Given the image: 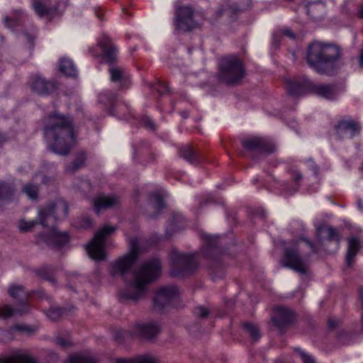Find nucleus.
Listing matches in <instances>:
<instances>
[{
	"instance_id": "1",
	"label": "nucleus",
	"mask_w": 363,
	"mask_h": 363,
	"mask_svg": "<svg viewBox=\"0 0 363 363\" xmlns=\"http://www.w3.org/2000/svg\"><path fill=\"white\" fill-rule=\"evenodd\" d=\"M161 272V262L158 259H152L143 264L135 270L130 279L125 280V286L118 294L121 301L138 303L143 299L149 290V284L159 276Z\"/></svg>"
},
{
	"instance_id": "2",
	"label": "nucleus",
	"mask_w": 363,
	"mask_h": 363,
	"mask_svg": "<svg viewBox=\"0 0 363 363\" xmlns=\"http://www.w3.org/2000/svg\"><path fill=\"white\" fill-rule=\"evenodd\" d=\"M45 138L50 148L56 154L67 155L74 143L72 121L59 113L48 118L44 129Z\"/></svg>"
},
{
	"instance_id": "3",
	"label": "nucleus",
	"mask_w": 363,
	"mask_h": 363,
	"mask_svg": "<svg viewBox=\"0 0 363 363\" xmlns=\"http://www.w3.org/2000/svg\"><path fill=\"white\" fill-rule=\"evenodd\" d=\"M340 48L334 44L313 42L307 49L308 65L320 74L333 75L341 67Z\"/></svg>"
},
{
	"instance_id": "4",
	"label": "nucleus",
	"mask_w": 363,
	"mask_h": 363,
	"mask_svg": "<svg viewBox=\"0 0 363 363\" xmlns=\"http://www.w3.org/2000/svg\"><path fill=\"white\" fill-rule=\"evenodd\" d=\"M288 94L293 96L312 94L328 100H334L339 95V88L332 84H315L306 77L286 79L284 80Z\"/></svg>"
},
{
	"instance_id": "5",
	"label": "nucleus",
	"mask_w": 363,
	"mask_h": 363,
	"mask_svg": "<svg viewBox=\"0 0 363 363\" xmlns=\"http://www.w3.org/2000/svg\"><path fill=\"white\" fill-rule=\"evenodd\" d=\"M301 242H305L311 248L312 252L317 253L318 252L319 249L314 242L306 238H301L292 246L285 248L282 265L292 269L301 274H306L307 272V258L301 254Z\"/></svg>"
},
{
	"instance_id": "6",
	"label": "nucleus",
	"mask_w": 363,
	"mask_h": 363,
	"mask_svg": "<svg viewBox=\"0 0 363 363\" xmlns=\"http://www.w3.org/2000/svg\"><path fill=\"white\" fill-rule=\"evenodd\" d=\"M204 246L202 254L206 258L212 269L220 267L225 262V250L223 245L225 238L218 235L202 234Z\"/></svg>"
},
{
	"instance_id": "7",
	"label": "nucleus",
	"mask_w": 363,
	"mask_h": 363,
	"mask_svg": "<svg viewBox=\"0 0 363 363\" xmlns=\"http://www.w3.org/2000/svg\"><path fill=\"white\" fill-rule=\"evenodd\" d=\"M171 274L174 277L182 276L194 272L199 267L196 255L181 252L177 249H172L169 252Z\"/></svg>"
},
{
	"instance_id": "8",
	"label": "nucleus",
	"mask_w": 363,
	"mask_h": 363,
	"mask_svg": "<svg viewBox=\"0 0 363 363\" xmlns=\"http://www.w3.org/2000/svg\"><path fill=\"white\" fill-rule=\"evenodd\" d=\"M181 290L174 285L160 287L153 299L152 308L157 312H163L171 307L180 306Z\"/></svg>"
},
{
	"instance_id": "9",
	"label": "nucleus",
	"mask_w": 363,
	"mask_h": 363,
	"mask_svg": "<svg viewBox=\"0 0 363 363\" xmlns=\"http://www.w3.org/2000/svg\"><path fill=\"white\" fill-rule=\"evenodd\" d=\"M116 230V226L105 225L95 233L93 240L86 246L87 253L91 259L96 261H101L105 259V241Z\"/></svg>"
},
{
	"instance_id": "10",
	"label": "nucleus",
	"mask_w": 363,
	"mask_h": 363,
	"mask_svg": "<svg viewBox=\"0 0 363 363\" xmlns=\"http://www.w3.org/2000/svg\"><path fill=\"white\" fill-rule=\"evenodd\" d=\"M140 247L138 238L130 240V252L116 259L111 266L110 274L112 277L124 276L133 267L139 255Z\"/></svg>"
},
{
	"instance_id": "11",
	"label": "nucleus",
	"mask_w": 363,
	"mask_h": 363,
	"mask_svg": "<svg viewBox=\"0 0 363 363\" xmlns=\"http://www.w3.org/2000/svg\"><path fill=\"white\" fill-rule=\"evenodd\" d=\"M202 16L190 6H182L177 9L174 26L181 31H189L199 26Z\"/></svg>"
},
{
	"instance_id": "12",
	"label": "nucleus",
	"mask_w": 363,
	"mask_h": 363,
	"mask_svg": "<svg viewBox=\"0 0 363 363\" xmlns=\"http://www.w3.org/2000/svg\"><path fill=\"white\" fill-rule=\"evenodd\" d=\"M68 215V206L60 200L39 210L38 220L43 226H48L57 220L65 218Z\"/></svg>"
},
{
	"instance_id": "13",
	"label": "nucleus",
	"mask_w": 363,
	"mask_h": 363,
	"mask_svg": "<svg viewBox=\"0 0 363 363\" xmlns=\"http://www.w3.org/2000/svg\"><path fill=\"white\" fill-rule=\"evenodd\" d=\"M8 292L10 296L20 300L19 307L13 308L9 305L0 307V317L7 318L13 315H22L27 313L28 306L24 302V300L27 298V294L23 286L20 285L11 286Z\"/></svg>"
},
{
	"instance_id": "14",
	"label": "nucleus",
	"mask_w": 363,
	"mask_h": 363,
	"mask_svg": "<svg viewBox=\"0 0 363 363\" xmlns=\"http://www.w3.org/2000/svg\"><path fill=\"white\" fill-rule=\"evenodd\" d=\"M161 326L158 322L147 321L135 323L128 330L131 337H139L147 340L155 339L160 333Z\"/></svg>"
},
{
	"instance_id": "15",
	"label": "nucleus",
	"mask_w": 363,
	"mask_h": 363,
	"mask_svg": "<svg viewBox=\"0 0 363 363\" xmlns=\"http://www.w3.org/2000/svg\"><path fill=\"white\" fill-rule=\"evenodd\" d=\"M26 15L21 10L15 11L10 16H6L4 18L5 26L16 31H21V27L26 20ZM22 36L28 41V43L32 44L35 38V28L32 26L30 30H22Z\"/></svg>"
},
{
	"instance_id": "16",
	"label": "nucleus",
	"mask_w": 363,
	"mask_h": 363,
	"mask_svg": "<svg viewBox=\"0 0 363 363\" xmlns=\"http://www.w3.org/2000/svg\"><path fill=\"white\" fill-rule=\"evenodd\" d=\"M242 145L245 150L252 154L253 160L257 155L272 153L274 151V145L268 140L262 138H251L243 141Z\"/></svg>"
},
{
	"instance_id": "17",
	"label": "nucleus",
	"mask_w": 363,
	"mask_h": 363,
	"mask_svg": "<svg viewBox=\"0 0 363 363\" xmlns=\"http://www.w3.org/2000/svg\"><path fill=\"white\" fill-rule=\"evenodd\" d=\"M294 313L288 308L277 306L274 309V314L271 321L273 325L280 332L283 333L294 322Z\"/></svg>"
},
{
	"instance_id": "18",
	"label": "nucleus",
	"mask_w": 363,
	"mask_h": 363,
	"mask_svg": "<svg viewBox=\"0 0 363 363\" xmlns=\"http://www.w3.org/2000/svg\"><path fill=\"white\" fill-rule=\"evenodd\" d=\"M245 75V68L236 56L228 57V86L238 84Z\"/></svg>"
},
{
	"instance_id": "19",
	"label": "nucleus",
	"mask_w": 363,
	"mask_h": 363,
	"mask_svg": "<svg viewBox=\"0 0 363 363\" xmlns=\"http://www.w3.org/2000/svg\"><path fill=\"white\" fill-rule=\"evenodd\" d=\"M335 128L340 138L351 139L359 134L361 126L353 120H343L337 124Z\"/></svg>"
},
{
	"instance_id": "20",
	"label": "nucleus",
	"mask_w": 363,
	"mask_h": 363,
	"mask_svg": "<svg viewBox=\"0 0 363 363\" xmlns=\"http://www.w3.org/2000/svg\"><path fill=\"white\" fill-rule=\"evenodd\" d=\"M316 236L320 243L323 240L329 242H335L337 248L339 247L340 242V235L339 231L325 223H321L316 225Z\"/></svg>"
},
{
	"instance_id": "21",
	"label": "nucleus",
	"mask_w": 363,
	"mask_h": 363,
	"mask_svg": "<svg viewBox=\"0 0 363 363\" xmlns=\"http://www.w3.org/2000/svg\"><path fill=\"white\" fill-rule=\"evenodd\" d=\"M30 87L34 92L39 95H48L55 90V84L40 75H36L31 82Z\"/></svg>"
},
{
	"instance_id": "22",
	"label": "nucleus",
	"mask_w": 363,
	"mask_h": 363,
	"mask_svg": "<svg viewBox=\"0 0 363 363\" xmlns=\"http://www.w3.org/2000/svg\"><path fill=\"white\" fill-rule=\"evenodd\" d=\"M0 363H38V360L28 350H18L6 359H0Z\"/></svg>"
},
{
	"instance_id": "23",
	"label": "nucleus",
	"mask_w": 363,
	"mask_h": 363,
	"mask_svg": "<svg viewBox=\"0 0 363 363\" xmlns=\"http://www.w3.org/2000/svg\"><path fill=\"white\" fill-rule=\"evenodd\" d=\"M119 203V199L115 196L100 195L93 201V206L96 213L99 214L102 211H106Z\"/></svg>"
},
{
	"instance_id": "24",
	"label": "nucleus",
	"mask_w": 363,
	"mask_h": 363,
	"mask_svg": "<svg viewBox=\"0 0 363 363\" xmlns=\"http://www.w3.org/2000/svg\"><path fill=\"white\" fill-rule=\"evenodd\" d=\"M69 241V235L66 232H60L53 228L45 237V242L52 247L60 248L65 246Z\"/></svg>"
},
{
	"instance_id": "25",
	"label": "nucleus",
	"mask_w": 363,
	"mask_h": 363,
	"mask_svg": "<svg viewBox=\"0 0 363 363\" xmlns=\"http://www.w3.org/2000/svg\"><path fill=\"white\" fill-rule=\"evenodd\" d=\"M306 13L313 20L320 21L325 14V4L322 0H313L306 5Z\"/></svg>"
},
{
	"instance_id": "26",
	"label": "nucleus",
	"mask_w": 363,
	"mask_h": 363,
	"mask_svg": "<svg viewBox=\"0 0 363 363\" xmlns=\"http://www.w3.org/2000/svg\"><path fill=\"white\" fill-rule=\"evenodd\" d=\"M360 248V240L358 238L352 236L348 239V249L345 258L347 267L352 266Z\"/></svg>"
},
{
	"instance_id": "27",
	"label": "nucleus",
	"mask_w": 363,
	"mask_h": 363,
	"mask_svg": "<svg viewBox=\"0 0 363 363\" xmlns=\"http://www.w3.org/2000/svg\"><path fill=\"white\" fill-rule=\"evenodd\" d=\"M250 0H230L228 5V18L233 21L237 20L238 16L247 9L250 6Z\"/></svg>"
},
{
	"instance_id": "28",
	"label": "nucleus",
	"mask_w": 363,
	"mask_h": 363,
	"mask_svg": "<svg viewBox=\"0 0 363 363\" xmlns=\"http://www.w3.org/2000/svg\"><path fill=\"white\" fill-rule=\"evenodd\" d=\"M111 80L118 83L121 88H126L130 84V77L123 69L113 67L110 69Z\"/></svg>"
},
{
	"instance_id": "29",
	"label": "nucleus",
	"mask_w": 363,
	"mask_h": 363,
	"mask_svg": "<svg viewBox=\"0 0 363 363\" xmlns=\"http://www.w3.org/2000/svg\"><path fill=\"white\" fill-rule=\"evenodd\" d=\"M179 156L194 165L200 164L199 154L189 145L182 147L179 150Z\"/></svg>"
},
{
	"instance_id": "30",
	"label": "nucleus",
	"mask_w": 363,
	"mask_h": 363,
	"mask_svg": "<svg viewBox=\"0 0 363 363\" xmlns=\"http://www.w3.org/2000/svg\"><path fill=\"white\" fill-rule=\"evenodd\" d=\"M99 45L104 51L106 58L108 61L112 62L116 60L117 50L112 44L108 36L103 35L99 41Z\"/></svg>"
},
{
	"instance_id": "31",
	"label": "nucleus",
	"mask_w": 363,
	"mask_h": 363,
	"mask_svg": "<svg viewBox=\"0 0 363 363\" xmlns=\"http://www.w3.org/2000/svg\"><path fill=\"white\" fill-rule=\"evenodd\" d=\"M86 157H87L85 152H79L77 155L75 159L70 164L66 165L65 172L69 174L74 173L84 166Z\"/></svg>"
},
{
	"instance_id": "32",
	"label": "nucleus",
	"mask_w": 363,
	"mask_h": 363,
	"mask_svg": "<svg viewBox=\"0 0 363 363\" xmlns=\"http://www.w3.org/2000/svg\"><path fill=\"white\" fill-rule=\"evenodd\" d=\"M13 186L8 182H0V205L6 201H9L13 195Z\"/></svg>"
},
{
	"instance_id": "33",
	"label": "nucleus",
	"mask_w": 363,
	"mask_h": 363,
	"mask_svg": "<svg viewBox=\"0 0 363 363\" xmlns=\"http://www.w3.org/2000/svg\"><path fill=\"white\" fill-rule=\"evenodd\" d=\"M115 363H160V362L152 355H140L132 359H118Z\"/></svg>"
},
{
	"instance_id": "34",
	"label": "nucleus",
	"mask_w": 363,
	"mask_h": 363,
	"mask_svg": "<svg viewBox=\"0 0 363 363\" xmlns=\"http://www.w3.org/2000/svg\"><path fill=\"white\" fill-rule=\"evenodd\" d=\"M60 71L68 77H75L77 70L72 60L67 58H62L59 63Z\"/></svg>"
},
{
	"instance_id": "35",
	"label": "nucleus",
	"mask_w": 363,
	"mask_h": 363,
	"mask_svg": "<svg viewBox=\"0 0 363 363\" xmlns=\"http://www.w3.org/2000/svg\"><path fill=\"white\" fill-rule=\"evenodd\" d=\"M56 270V268L51 265L44 266L42 268L38 269L36 271L37 274L50 282L52 284H56V279L55 278L54 273Z\"/></svg>"
},
{
	"instance_id": "36",
	"label": "nucleus",
	"mask_w": 363,
	"mask_h": 363,
	"mask_svg": "<svg viewBox=\"0 0 363 363\" xmlns=\"http://www.w3.org/2000/svg\"><path fill=\"white\" fill-rule=\"evenodd\" d=\"M67 363H96V361L89 354L77 353L69 357Z\"/></svg>"
},
{
	"instance_id": "37",
	"label": "nucleus",
	"mask_w": 363,
	"mask_h": 363,
	"mask_svg": "<svg viewBox=\"0 0 363 363\" xmlns=\"http://www.w3.org/2000/svg\"><path fill=\"white\" fill-rule=\"evenodd\" d=\"M36 329L37 328L31 325L18 324L11 328L9 332L13 333L16 331L21 334L31 335L36 331Z\"/></svg>"
},
{
	"instance_id": "38",
	"label": "nucleus",
	"mask_w": 363,
	"mask_h": 363,
	"mask_svg": "<svg viewBox=\"0 0 363 363\" xmlns=\"http://www.w3.org/2000/svg\"><path fill=\"white\" fill-rule=\"evenodd\" d=\"M244 328L254 341H257L260 338V330L257 325L252 323H244Z\"/></svg>"
},
{
	"instance_id": "39",
	"label": "nucleus",
	"mask_w": 363,
	"mask_h": 363,
	"mask_svg": "<svg viewBox=\"0 0 363 363\" xmlns=\"http://www.w3.org/2000/svg\"><path fill=\"white\" fill-rule=\"evenodd\" d=\"M65 311L63 308L51 307L46 312V315L52 320H57L63 315Z\"/></svg>"
},
{
	"instance_id": "40",
	"label": "nucleus",
	"mask_w": 363,
	"mask_h": 363,
	"mask_svg": "<svg viewBox=\"0 0 363 363\" xmlns=\"http://www.w3.org/2000/svg\"><path fill=\"white\" fill-rule=\"evenodd\" d=\"M23 191L30 199H35L38 196V187L33 183H28L23 187Z\"/></svg>"
},
{
	"instance_id": "41",
	"label": "nucleus",
	"mask_w": 363,
	"mask_h": 363,
	"mask_svg": "<svg viewBox=\"0 0 363 363\" xmlns=\"http://www.w3.org/2000/svg\"><path fill=\"white\" fill-rule=\"evenodd\" d=\"M33 8L35 12V13L40 16L43 17L48 14H49L50 10L45 6H44L40 1H35L33 4Z\"/></svg>"
},
{
	"instance_id": "42",
	"label": "nucleus",
	"mask_w": 363,
	"mask_h": 363,
	"mask_svg": "<svg viewBox=\"0 0 363 363\" xmlns=\"http://www.w3.org/2000/svg\"><path fill=\"white\" fill-rule=\"evenodd\" d=\"M151 203L153 207L158 211L164 207V203L162 196L159 194H154L151 196Z\"/></svg>"
},
{
	"instance_id": "43",
	"label": "nucleus",
	"mask_w": 363,
	"mask_h": 363,
	"mask_svg": "<svg viewBox=\"0 0 363 363\" xmlns=\"http://www.w3.org/2000/svg\"><path fill=\"white\" fill-rule=\"evenodd\" d=\"M55 342L56 345L62 348H67L72 345V341L68 336L62 337V335H58L55 337Z\"/></svg>"
},
{
	"instance_id": "44",
	"label": "nucleus",
	"mask_w": 363,
	"mask_h": 363,
	"mask_svg": "<svg viewBox=\"0 0 363 363\" xmlns=\"http://www.w3.org/2000/svg\"><path fill=\"white\" fill-rule=\"evenodd\" d=\"M36 223H39L38 219L35 220L26 221L21 219L19 222V229L22 232H27L30 230Z\"/></svg>"
},
{
	"instance_id": "45",
	"label": "nucleus",
	"mask_w": 363,
	"mask_h": 363,
	"mask_svg": "<svg viewBox=\"0 0 363 363\" xmlns=\"http://www.w3.org/2000/svg\"><path fill=\"white\" fill-rule=\"evenodd\" d=\"M219 79L225 82L227 79V61L225 60H222L219 62V73H218Z\"/></svg>"
},
{
	"instance_id": "46",
	"label": "nucleus",
	"mask_w": 363,
	"mask_h": 363,
	"mask_svg": "<svg viewBox=\"0 0 363 363\" xmlns=\"http://www.w3.org/2000/svg\"><path fill=\"white\" fill-rule=\"evenodd\" d=\"M295 351L297 352L298 354L300 355V357L301 358L303 363H315V360L312 356L306 353L300 348H296Z\"/></svg>"
},
{
	"instance_id": "47",
	"label": "nucleus",
	"mask_w": 363,
	"mask_h": 363,
	"mask_svg": "<svg viewBox=\"0 0 363 363\" xmlns=\"http://www.w3.org/2000/svg\"><path fill=\"white\" fill-rule=\"evenodd\" d=\"M183 217L179 215L174 216L172 220L171 228L179 230L183 228Z\"/></svg>"
},
{
	"instance_id": "48",
	"label": "nucleus",
	"mask_w": 363,
	"mask_h": 363,
	"mask_svg": "<svg viewBox=\"0 0 363 363\" xmlns=\"http://www.w3.org/2000/svg\"><path fill=\"white\" fill-rule=\"evenodd\" d=\"M155 89L157 90V91L160 95H163L165 93L169 91V87L167 83L163 82H159L155 86Z\"/></svg>"
},
{
	"instance_id": "49",
	"label": "nucleus",
	"mask_w": 363,
	"mask_h": 363,
	"mask_svg": "<svg viewBox=\"0 0 363 363\" xmlns=\"http://www.w3.org/2000/svg\"><path fill=\"white\" fill-rule=\"evenodd\" d=\"M115 97L116 96L114 94L106 92L100 95L99 101L104 104H111L114 100Z\"/></svg>"
},
{
	"instance_id": "50",
	"label": "nucleus",
	"mask_w": 363,
	"mask_h": 363,
	"mask_svg": "<svg viewBox=\"0 0 363 363\" xmlns=\"http://www.w3.org/2000/svg\"><path fill=\"white\" fill-rule=\"evenodd\" d=\"M92 226V220L87 216H84L80 219V223L78 224L77 227L82 228H89Z\"/></svg>"
},
{
	"instance_id": "51",
	"label": "nucleus",
	"mask_w": 363,
	"mask_h": 363,
	"mask_svg": "<svg viewBox=\"0 0 363 363\" xmlns=\"http://www.w3.org/2000/svg\"><path fill=\"white\" fill-rule=\"evenodd\" d=\"M194 313L199 318H206L208 315L209 312L206 308L203 306H199L195 308Z\"/></svg>"
},
{
	"instance_id": "52",
	"label": "nucleus",
	"mask_w": 363,
	"mask_h": 363,
	"mask_svg": "<svg viewBox=\"0 0 363 363\" xmlns=\"http://www.w3.org/2000/svg\"><path fill=\"white\" fill-rule=\"evenodd\" d=\"M143 123H144L145 126L147 128H150L152 130H154L155 128L154 122L152 121L151 118H150L148 117H145L143 118Z\"/></svg>"
},
{
	"instance_id": "53",
	"label": "nucleus",
	"mask_w": 363,
	"mask_h": 363,
	"mask_svg": "<svg viewBox=\"0 0 363 363\" xmlns=\"http://www.w3.org/2000/svg\"><path fill=\"white\" fill-rule=\"evenodd\" d=\"M302 174L298 170L294 169L291 171V178L294 182L302 179Z\"/></svg>"
},
{
	"instance_id": "54",
	"label": "nucleus",
	"mask_w": 363,
	"mask_h": 363,
	"mask_svg": "<svg viewBox=\"0 0 363 363\" xmlns=\"http://www.w3.org/2000/svg\"><path fill=\"white\" fill-rule=\"evenodd\" d=\"M279 33H281V35H286L292 40L295 39L294 33L289 28H284L281 32H279Z\"/></svg>"
},
{
	"instance_id": "55",
	"label": "nucleus",
	"mask_w": 363,
	"mask_h": 363,
	"mask_svg": "<svg viewBox=\"0 0 363 363\" xmlns=\"http://www.w3.org/2000/svg\"><path fill=\"white\" fill-rule=\"evenodd\" d=\"M281 36V33H275L273 35L272 44H273L274 46H275V47H278L279 46Z\"/></svg>"
},
{
	"instance_id": "56",
	"label": "nucleus",
	"mask_w": 363,
	"mask_h": 363,
	"mask_svg": "<svg viewBox=\"0 0 363 363\" xmlns=\"http://www.w3.org/2000/svg\"><path fill=\"white\" fill-rule=\"evenodd\" d=\"M339 323V321L337 320H335V319H333V318H330L328 320V327L330 328V329H333L335 328V327L337 326Z\"/></svg>"
},
{
	"instance_id": "57",
	"label": "nucleus",
	"mask_w": 363,
	"mask_h": 363,
	"mask_svg": "<svg viewBox=\"0 0 363 363\" xmlns=\"http://www.w3.org/2000/svg\"><path fill=\"white\" fill-rule=\"evenodd\" d=\"M83 191H85L90 188V183L87 179L82 181L81 186H79Z\"/></svg>"
},
{
	"instance_id": "58",
	"label": "nucleus",
	"mask_w": 363,
	"mask_h": 363,
	"mask_svg": "<svg viewBox=\"0 0 363 363\" xmlns=\"http://www.w3.org/2000/svg\"><path fill=\"white\" fill-rule=\"evenodd\" d=\"M38 177H40L42 183L45 184H48L51 180L50 177H48L47 176L45 175H36L35 178V179H38Z\"/></svg>"
},
{
	"instance_id": "59",
	"label": "nucleus",
	"mask_w": 363,
	"mask_h": 363,
	"mask_svg": "<svg viewBox=\"0 0 363 363\" xmlns=\"http://www.w3.org/2000/svg\"><path fill=\"white\" fill-rule=\"evenodd\" d=\"M298 191V186L296 185L294 187H292L291 189H287L286 193L289 195H292L295 194Z\"/></svg>"
},
{
	"instance_id": "60",
	"label": "nucleus",
	"mask_w": 363,
	"mask_h": 363,
	"mask_svg": "<svg viewBox=\"0 0 363 363\" xmlns=\"http://www.w3.org/2000/svg\"><path fill=\"white\" fill-rule=\"evenodd\" d=\"M256 213L258 216L264 218L265 216L266 212L264 209H258Z\"/></svg>"
},
{
	"instance_id": "61",
	"label": "nucleus",
	"mask_w": 363,
	"mask_h": 363,
	"mask_svg": "<svg viewBox=\"0 0 363 363\" xmlns=\"http://www.w3.org/2000/svg\"><path fill=\"white\" fill-rule=\"evenodd\" d=\"M359 65L362 68H363V49L361 50L359 57Z\"/></svg>"
},
{
	"instance_id": "62",
	"label": "nucleus",
	"mask_w": 363,
	"mask_h": 363,
	"mask_svg": "<svg viewBox=\"0 0 363 363\" xmlns=\"http://www.w3.org/2000/svg\"><path fill=\"white\" fill-rule=\"evenodd\" d=\"M357 14L360 18H363V4L359 6Z\"/></svg>"
},
{
	"instance_id": "63",
	"label": "nucleus",
	"mask_w": 363,
	"mask_h": 363,
	"mask_svg": "<svg viewBox=\"0 0 363 363\" xmlns=\"http://www.w3.org/2000/svg\"><path fill=\"white\" fill-rule=\"evenodd\" d=\"M357 206L359 210L363 211V201L362 199L358 200Z\"/></svg>"
},
{
	"instance_id": "64",
	"label": "nucleus",
	"mask_w": 363,
	"mask_h": 363,
	"mask_svg": "<svg viewBox=\"0 0 363 363\" xmlns=\"http://www.w3.org/2000/svg\"><path fill=\"white\" fill-rule=\"evenodd\" d=\"M6 140V136L3 133H0V145H1Z\"/></svg>"
}]
</instances>
